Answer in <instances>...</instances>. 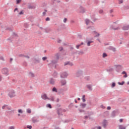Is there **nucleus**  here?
Returning <instances> with one entry per match:
<instances>
[{
	"label": "nucleus",
	"instance_id": "nucleus-36",
	"mask_svg": "<svg viewBox=\"0 0 129 129\" xmlns=\"http://www.w3.org/2000/svg\"><path fill=\"white\" fill-rule=\"evenodd\" d=\"M93 43V41H89L87 42V46H90V44Z\"/></svg>",
	"mask_w": 129,
	"mask_h": 129
},
{
	"label": "nucleus",
	"instance_id": "nucleus-33",
	"mask_svg": "<svg viewBox=\"0 0 129 129\" xmlns=\"http://www.w3.org/2000/svg\"><path fill=\"white\" fill-rule=\"evenodd\" d=\"M124 83H125V82L124 81H122L121 83H120V82H118V84L119 85H123V84H124Z\"/></svg>",
	"mask_w": 129,
	"mask_h": 129
},
{
	"label": "nucleus",
	"instance_id": "nucleus-52",
	"mask_svg": "<svg viewBox=\"0 0 129 129\" xmlns=\"http://www.w3.org/2000/svg\"><path fill=\"white\" fill-rule=\"evenodd\" d=\"M23 65H24V66H28V63H27V62H26V61H24L23 62Z\"/></svg>",
	"mask_w": 129,
	"mask_h": 129
},
{
	"label": "nucleus",
	"instance_id": "nucleus-58",
	"mask_svg": "<svg viewBox=\"0 0 129 129\" xmlns=\"http://www.w3.org/2000/svg\"><path fill=\"white\" fill-rule=\"evenodd\" d=\"M18 112L19 113H22L23 112V110H22V109H19L18 110Z\"/></svg>",
	"mask_w": 129,
	"mask_h": 129
},
{
	"label": "nucleus",
	"instance_id": "nucleus-30",
	"mask_svg": "<svg viewBox=\"0 0 129 129\" xmlns=\"http://www.w3.org/2000/svg\"><path fill=\"white\" fill-rule=\"evenodd\" d=\"M61 85H65V84H66V80H62L61 82Z\"/></svg>",
	"mask_w": 129,
	"mask_h": 129
},
{
	"label": "nucleus",
	"instance_id": "nucleus-25",
	"mask_svg": "<svg viewBox=\"0 0 129 129\" xmlns=\"http://www.w3.org/2000/svg\"><path fill=\"white\" fill-rule=\"evenodd\" d=\"M48 100H51V101H55V99H54V97L52 96L50 98H48L47 99Z\"/></svg>",
	"mask_w": 129,
	"mask_h": 129
},
{
	"label": "nucleus",
	"instance_id": "nucleus-54",
	"mask_svg": "<svg viewBox=\"0 0 129 129\" xmlns=\"http://www.w3.org/2000/svg\"><path fill=\"white\" fill-rule=\"evenodd\" d=\"M19 57H24L25 55L23 54H20L18 55Z\"/></svg>",
	"mask_w": 129,
	"mask_h": 129
},
{
	"label": "nucleus",
	"instance_id": "nucleus-51",
	"mask_svg": "<svg viewBox=\"0 0 129 129\" xmlns=\"http://www.w3.org/2000/svg\"><path fill=\"white\" fill-rule=\"evenodd\" d=\"M0 60H2V61H5V58H4V56H0Z\"/></svg>",
	"mask_w": 129,
	"mask_h": 129
},
{
	"label": "nucleus",
	"instance_id": "nucleus-62",
	"mask_svg": "<svg viewBox=\"0 0 129 129\" xmlns=\"http://www.w3.org/2000/svg\"><path fill=\"white\" fill-rule=\"evenodd\" d=\"M66 22H67V18H64V19H63V22H64V23H66Z\"/></svg>",
	"mask_w": 129,
	"mask_h": 129
},
{
	"label": "nucleus",
	"instance_id": "nucleus-55",
	"mask_svg": "<svg viewBox=\"0 0 129 129\" xmlns=\"http://www.w3.org/2000/svg\"><path fill=\"white\" fill-rule=\"evenodd\" d=\"M24 27H25V28H28V27H29V24H28L27 23H25L24 24Z\"/></svg>",
	"mask_w": 129,
	"mask_h": 129
},
{
	"label": "nucleus",
	"instance_id": "nucleus-18",
	"mask_svg": "<svg viewBox=\"0 0 129 129\" xmlns=\"http://www.w3.org/2000/svg\"><path fill=\"white\" fill-rule=\"evenodd\" d=\"M44 31L45 33H49V32H51L52 29L51 28H45Z\"/></svg>",
	"mask_w": 129,
	"mask_h": 129
},
{
	"label": "nucleus",
	"instance_id": "nucleus-37",
	"mask_svg": "<svg viewBox=\"0 0 129 129\" xmlns=\"http://www.w3.org/2000/svg\"><path fill=\"white\" fill-rule=\"evenodd\" d=\"M29 75H30V76L31 77H35V74H34L33 73L30 72L29 73Z\"/></svg>",
	"mask_w": 129,
	"mask_h": 129
},
{
	"label": "nucleus",
	"instance_id": "nucleus-14",
	"mask_svg": "<svg viewBox=\"0 0 129 129\" xmlns=\"http://www.w3.org/2000/svg\"><path fill=\"white\" fill-rule=\"evenodd\" d=\"M122 30H123V31H126V30H128L129 29V25L123 26L122 27Z\"/></svg>",
	"mask_w": 129,
	"mask_h": 129
},
{
	"label": "nucleus",
	"instance_id": "nucleus-44",
	"mask_svg": "<svg viewBox=\"0 0 129 129\" xmlns=\"http://www.w3.org/2000/svg\"><path fill=\"white\" fill-rule=\"evenodd\" d=\"M21 2H22V0H16L17 5H19V4H20V3H21Z\"/></svg>",
	"mask_w": 129,
	"mask_h": 129
},
{
	"label": "nucleus",
	"instance_id": "nucleus-11",
	"mask_svg": "<svg viewBox=\"0 0 129 129\" xmlns=\"http://www.w3.org/2000/svg\"><path fill=\"white\" fill-rule=\"evenodd\" d=\"M41 98L44 99V100H46V99H48V96H47V94H44L43 95H41Z\"/></svg>",
	"mask_w": 129,
	"mask_h": 129
},
{
	"label": "nucleus",
	"instance_id": "nucleus-50",
	"mask_svg": "<svg viewBox=\"0 0 129 129\" xmlns=\"http://www.w3.org/2000/svg\"><path fill=\"white\" fill-rule=\"evenodd\" d=\"M19 15H24V10L21 11L19 13Z\"/></svg>",
	"mask_w": 129,
	"mask_h": 129
},
{
	"label": "nucleus",
	"instance_id": "nucleus-64",
	"mask_svg": "<svg viewBox=\"0 0 129 129\" xmlns=\"http://www.w3.org/2000/svg\"><path fill=\"white\" fill-rule=\"evenodd\" d=\"M88 117H89V116H85L84 119H87V118H88Z\"/></svg>",
	"mask_w": 129,
	"mask_h": 129
},
{
	"label": "nucleus",
	"instance_id": "nucleus-59",
	"mask_svg": "<svg viewBox=\"0 0 129 129\" xmlns=\"http://www.w3.org/2000/svg\"><path fill=\"white\" fill-rule=\"evenodd\" d=\"M13 58H10V63L11 64H12V62H13Z\"/></svg>",
	"mask_w": 129,
	"mask_h": 129
},
{
	"label": "nucleus",
	"instance_id": "nucleus-56",
	"mask_svg": "<svg viewBox=\"0 0 129 129\" xmlns=\"http://www.w3.org/2000/svg\"><path fill=\"white\" fill-rule=\"evenodd\" d=\"M27 128L29 129H32V125H27Z\"/></svg>",
	"mask_w": 129,
	"mask_h": 129
},
{
	"label": "nucleus",
	"instance_id": "nucleus-46",
	"mask_svg": "<svg viewBox=\"0 0 129 129\" xmlns=\"http://www.w3.org/2000/svg\"><path fill=\"white\" fill-rule=\"evenodd\" d=\"M43 61H46L47 60V56H44L42 57Z\"/></svg>",
	"mask_w": 129,
	"mask_h": 129
},
{
	"label": "nucleus",
	"instance_id": "nucleus-45",
	"mask_svg": "<svg viewBox=\"0 0 129 129\" xmlns=\"http://www.w3.org/2000/svg\"><path fill=\"white\" fill-rule=\"evenodd\" d=\"M69 66L72 67L73 66V63L71 62V61H69Z\"/></svg>",
	"mask_w": 129,
	"mask_h": 129
},
{
	"label": "nucleus",
	"instance_id": "nucleus-15",
	"mask_svg": "<svg viewBox=\"0 0 129 129\" xmlns=\"http://www.w3.org/2000/svg\"><path fill=\"white\" fill-rule=\"evenodd\" d=\"M32 122H33V123H35V122H38V121H39V120H38L37 119V118H36L35 117H33L32 118Z\"/></svg>",
	"mask_w": 129,
	"mask_h": 129
},
{
	"label": "nucleus",
	"instance_id": "nucleus-27",
	"mask_svg": "<svg viewBox=\"0 0 129 129\" xmlns=\"http://www.w3.org/2000/svg\"><path fill=\"white\" fill-rule=\"evenodd\" d=\"M57 75H58V73H57V72L54 71L53 73V77H54V78L57 77Z\"/></svg>",
	"mask_w": 129,
	"mask_h": 129
},
{
	"label": "nucleus",
	"instance_id": "nucleus-61",
	"mask_svg": "<svg viewBox=\"0 0 129 129\" xmlns=\"http://www.w3.org/2000/svg\"><path fill=\"white\" fill-rule=\"evenodd\" d=\"M9 129H15V127H14V126H10Z\"/></svg>",
	"mask_w": 129,
	"mask_h": 129
},
{
	"label": "nucleus",
	"instance_id": "nucleus-17",
	"mask_svg": "<svg viewBox=\"0 0 129 129\" xmlns=\"http://www.w3.org/2000/svg\"><path fill=\"white\" fill-rule=\"evenodd\" d=\"M80 106H81L82 108H85V107H86V104L82 103L80 104Z\"/></svg>",
	"mask_w": 129,
	"mask_h": 129
},
{
	"label": "nucleus",
	"instance_id": "nucleus-10",
	"mask_svg": "<svg viewBox=\"0 0 129 129\" xmlns=\"http://www.w3.org/2000/svg\"><path fill=\"white\" fill-rule=\"evenodd\" d=\"M86 87L88 89V90L90 91H92V85H90V84L86 85Z\"/></svg>",
	"mask_w": 129,
	"mask_h": 129
},
{
	"label": "nucleus",
	"instance_id": "nucleus-26",
	"mask_svg": "<svg viewBox=\"0 0 129 129\" xmlns=\"http://www.w3.org/2000/svg\"><path fill=\"white\" fill-rule=\"evenodd\" d=\"M52 92H58V91L57 90V88H56V87H55L52 88Z\"/></svg>",
	"mask_w": 129,
	"mask_h": 129
},
{
	"label": "nucleus",
	"instance_id": "nucleus-5",
	"mask_svg": "<svg viewBox=\"0 0 129 129\" xmlns=\"http://www.w3.org/2000/svg\"><path fill=\"white\" fill-rule=\"evenodd\" d=\"M15 93H16V92H15V91H11L10 92V93L8 94V95L9 96H10V97H11V98H12L16 96V95H15Z\"/></svg>",
	"mask_w": 129,
	"mask_h": 129
},
{
	"label": "nucleus",
	"instance_id": "nucleus-7",
	"mask_svg": "<svg viewBox=\"0 0 129 129\" xmlns=\"http://www.w3.org/2000/svg\"><path fill=\"white\" fill-rule=\"evenodd\" d=\"M62 112H63V109L61 108H59L57 109V113L58 115H59V116H60V115H63V114H62Z\"/></svg>",
	"mask_w": 129,
	"mask_h": 129
},
{
	"label": "nucleus",
	"instance_id": "nucleus-20",
	"mask_svg": "<svg viewBox=\"0 0 129 129\" xmlns=\"http://www.w3.org/2000/svg\"><path fill=\"white\" fill-rule=\"evenodd\" d=\"M59 57H60V53H57L55 54L56 60H57V61L58 60H59Z\"/></svg>",
	"mask_w": 129,
	"mask_h": 129
},
{
	"label": "nucleus",
	"instance_id": "nucleus-49",
	"mask_svg": "<svg viewBox=\"0 0 129 129\" xmlns=\"http://www.w3.org/2000/svg\"><path fill=\"white\" fill-rule=\"evenodd\" d=\"M118 4L120 5V4H122V3H123V0H118Z\"/></svg>",
	"mask_w": 129,
	"mask_h": 129
},
{
	"label": "nucleus",
	"instance_id": "nucleus-6",
	"mask_svg": "<svg viewBox=\"0 0 129 129\" xmlns=\"http://www.w3.org/2000/svg\"><path fill=\"white\" fill-rule=\"evenodd\" d=\"M67 76H68V74L66 72L62 73L60 75L61 78H66Z\"/></svg>",
	"mask_w": 129,
	"mask_h": 129
},
{
	"label": "nucleus",
	"instance_id": "nucleus-28",
	"mask_svg": "<svg viewBox=\"0 0 129 129\" xmlns=\"http://www.w3.org/2000/svg\"><path fill=\"white\" fill-rule=\"evenodd\" d=\"M51 63H52V64H57V63H58V60H57V59L53 60H52Z\"/></svg>",
	"mask_w": 129,
	"mask_h": 129
},
{
	"label": "nucleus",
	"instance_id": "nucleus-53",
	"mask_svg": "<svg viewBox=\"0 0 129 129\" xmlns=\"http://www.w3.org/2000/svg\"><path fill=\"white\" fill-rule=\"evenodd\" d=\"M129 7L128 6H124V10H128Z\"/></svg>",
	"mask_w": 129,
	"mask_h": 129
},
{
	"label": "nucleus",
	"instance_id": "nucleus-38",
	"mask_svg": "<svg viewBox=\"0 0 129 129\" xmlns=\"http://www.w3.org/2000/svg\"><path fill=\"white\" fill-rule=\"evenodd\" d=\"M85 22H86V25H88L90 23V21L88 19H86Z\"/></svg>",
	"mask_w": 129,
	"mask_h": 129
},
{
	"label": "nucleus",
	"instance_id": "nucleus-4",
	"mask_svg": "<svg viewBox=\"0 0 129 129\" xmlns=\"http://www.w3.org/2000/svg\"><path fill=\"white\" fill-rule=\"evenodd\" d=\"M79 10L80 14H84L85 13V9L82 6L79 7Z\"/></svg>",
	"mask_w": 129,
	"mask_h": 129
},
{
	"label": "nucleus",
	"instance_id": "nucleus-21",
	"mask_svg": "<svg viewBox=\"0 0 129 129\" xmlns=\"http://www.w3.org/2000/svg\"><path fill=\"white\" fill-rule=\"evenodd\" d=\"M121 74H124V75L123 76L124 78H126V77H127V74H126V72L125 71H123L121 73Z\"/></svg>",
	"mask_w": 129,
	"mask_h": 129
},
{
	"label": "nucleus",
	"instance_id": "nucleus-60",
	"mask_svg": "<svg viewBox=\"0 0 129 129\" xmlns=\"http://www.w3.org/2000/svg\"><path fill=\"white\" fill-rule=\"evenodd\" d=\"M45 21H46L47 22H48V21H50V18L47 17V18L45 19Z\"/></svg>",
	"mask_w": 129,
	"mask_h": 129
},
{
	"label": "nucleus",
	"instance_id": "nucleus-40",
	"mask_svg": "<svg viewBox=\"0 0 129 129\" xmlns=\"http://www.w3.org/2000/svg\"><path fill=\"white\" fill-rule=\"evenodd\" d=\"M69 108H72L73 107V104L72 103H71V104L69 105Z\"/></svg>",
	"mask_w": 129,
	"mask_h": 129
},
{
	"label": "nucleus",
	"instance_id": "nucleus-3",
	"mask_svg": "<svg viewBox=\"0 0 129 129\" xmlns=\"http://www.w3.org/2000/svg\"><path fill=\"white\" fill-rule=\"evenodd\" d=\"M32 60L34 61V64H37L41 62V59L39 57H34Z\"/></svg>",
	"mask_w": 129,
	"mask_h": 129
},
{
	"label": "nucleus",
	"instance_id": "nucleus-48",
	"mask_svg": "<svg viewBox=\"0 0 129 129\" xmlns=\"http://www.w3.org/2000/svg\"><path fill=\"white\" fill-rule=\"evenodd\" d=\"M69 61H66L64 63V66H67V65H69Z\"/></svg>",
	"mask_w": 129,
	"mask_h": 129
},
{
	"label": "nucleus",
	"instance_id": "nucleus-22",
	"mask_svg": "<svg viewBox=\"0 0 129 129\" xmlns=\"http://www.w3.org/2000/svg\"><path fill=\"white\" fill-rule=\"evenodd\" d=\"M93 32L94 33V34H96V36H95V37H99L100 36V34L97 33L96 32V31H93Z\"/></svg>",
	"mask_w": 129,
	"mask_h": 129
},
{
	"label": "nucleus",
	"instance_id": "nucleus-13",
	"mask_svg": "<svg viewBox=\"0 0 129 129\" xmlns=\"http://www.w3.org/2000/svg\"><path fill=\"white\" fill-rule=\"evenodd\" d=\"M49 83L50 84H52V85H54L55 84V79L53 78H50L49 80Z\"/></svg>",
	"mask_w": 129,
	"mask_h": 129
},
{
	"label": "nucleus",
	"instance_id": "nucleus-8",
	"mask_svg": "<svg viewBox=\"0 0 129 129\" xmlns=\"http://www.w3.org/2000/svg\"><path fill=\"white\" fill-rule=\"evenodd\" d=\"M118 112V110H115L113 111L111 114V117H114L115 116V114Z\"/></svg>",
	"mask_w": 129,
	"mask_h": 129
},
{
	"label": "nucleus",
	"instance_id": "nucleus-43",
	"mask_svg": "<svg viewBox=\"0 0 129 129\" xmlns=\"http://www.w3.org/2000/svg\"><path fill=\"white\" fill-rule=\"evenodd\" d=\"M27 113H31V112H32V111H31V109H27Z\"/></svg>",
	"mask_w": 129,
	"mask_h": 129
},
{
	"label": "nucleus",
	"instance_id": "nucleus-39",
	"mask_svg": "<svg viewBox=\"0 0 129 129\" xmlns=\"http://www.w3.org/2000/svg\"><path fill=\"white\" fill-rule=\"evenodd\" d=\"M111 87L112 88H113V87H115V83L114 82L112 83Z\"/></svg>",
	"mask_w": 129,
	"mask_h": 129
},
{
	"label": "nucleus",
	"instance_id": "nucleus-12",
	"mask_svg": "<svg viewBox=\"0 0 129 129\" xmlns=\"http://www.w3.org/2000/svg\"><path fill=\"white\" fill-rule=\"evenodd\" d=\"M108 50H110L111 51H113V52H115V51H116V49H115V47H113L112 46H110L108 48Z\"/></svg>",
	"mask_w": 129,
	"mask_h": 129
},
{
	"label": "nucleus",
	"instance_id": "nucleus-29",
	"mask_svg": "<svg viewBox=\"0 0 129 129\" xmlns=\"http://www.w3.org/2000/svg\"><path fill=\"white\" fill-rule=\"evenodd\" d=\"M83 102H85L86 101V100L85 99V95H83L82 98Z\"/></svg>",
	"mask_w": 129,
	"mask_h": 129
},
{
	"label": "nucleus",
	"instance_id": "nucleus-41",
	"mask_svg": "<svg viewBox=\"0 0 129 129\" xmlns=\"http://www.w3.org/2000/svg\"><path fill=\"white\" fill-rule=\"evenodd\" d=\"M78 51L77 50H75V51H72V55H74V54H77Z\"/></svg>",
	"mask_w": 129,
	"mask_h": 129
},
{
	"label": "nucleus",
	"instance_id": "nucleus-35",
	"mask_svg": "<svg viewBox=\"0 0 129 129\" xmlns=\"http://www.w3.org/2000/svg\"><path fill=\"white\" fill-rule=\"evenodd\" d=\"M107 72H112L113 71V69L110 68L108 70H107Z\"/></svg>",
	"mask_w": 129,
	"mask_h": 129
},
{
	"label": "nucleus",
	"instance_id": "nucleus-32",
	"mask_svg": "<svg viewBox=\"0 0 129 129\" xmlns=\"http://www.w3.org/2000/svg\"><path fill=\"white\" fill-rule=\"evenodd\" d=\"M103 58H105V57H107V54H106V53L104 52L103 53V55H102Z\"/></svg>",
	"mask_w": 129,
	"mask_h": 129
},
{
	"label": "nucleus",
	"instance_id": "nucleus-63",
	"mask_svg": "<svg viewBox=\"0 0 129 129\" xmlns=\"http://www.w3.org/2000/svg\"><path fill=\"white\" fill-rule=\"evenodd\" d=\"M80 46H81V45H80V44L77 45L76 46L77 49H79V47H80Z\"/></svg>",
	"mask_w": 129,
	"mask_h": 129
},
{
	"label": "nucleus",
	"instance_id": "nucleus-16",
	"mask_svg": "<svg viewBox=\"0 0 129 129\" xmlns=\"http://www.w3.org/2000/svg\"><path fill=\"white\" fill-rule=\"evenodd\" d=\"M119 129H126V126H124L123 124L119 125L118 126Z\"/></svg>",
	"mask_w": 129,
	"mask_h": 129
},
{
	"label": "nucleus",
	"instance_id": "nucleus-31",
	"mask_svg": "<svg viewBox=\"0 0 129 129\" xmlns=\"http://www.w3.org/2000/svg\"><path fill=\"white\" fill-rule=\"evenodd\" d=\"M46 107H48V108H52V105L51 104H46Z\"/></svg>",
	"mask_w": 129,
	"mask_h": 129
},
{
	"label": "nucleus",
	"instance_id": "nucleus-47",
	"mask_svg": "<svg viewBox=\"0 0 129 129\" xmlns=\"http://www.w3.org/2000/svg\"><path fill=\"white\" fill-rule=\"evenodd\" d=\"M79 111L80 112H85V110H83V109H79Z\"/></svg>",
	"mask_w": 129,
	"mask_h": 129
},
{
	"label": "nucleus",
	"instance_id": "nucleus-42",
	"mask_svg": "<svg viewBox=\"0 0 129 129\" xmlns=\"http://www.w3.org/2000/svg\"><path fill=\"white\" fill-rule=\"evenodd\" d=\"M85 79L86 80H87V81H89V80H90V78L89 77H85Z\"/></svg>",
	"mask_w": 129,
	"mask_h": 129
},
{
	"label": "nucleus",
	"instance_id": "nucleus-24",
	"mask_svg": "<svg viewBox=\"0 0 129 129\" xmlns=\"http://www.w3.org/2000/svg\"><path fill=\"white\" fill-rule=\"evenodd\" d=\"M28 9H29V10H32L35 9V7H34V6L28 5Z\"/></svg>",
	"mask_w": 129,
	"mask_h": 129
},
{
	"label": "nucleus",
	"instance_id": "nucleus-57",
	"mask_svg": "<svg viewBox=\"0 0 129 129\" xmlns=\"http://www.w3.org/2000/svg\"><path fill=\"white\" fill-rule=\"evenodd\" d=\"M99 14H103V10H100L99 11Z\"/></svg>",
	"mask_w": 129,
	"mask_h": 129
},
{
	"label": "nucleus",
	"instance_id": "nucleus-2",
	"mask_svg": "<svg viewBox=\"0 0 129 129\" xmlns=\"http://www.w3.org/2000/svg\"><path fill=\"white\" fill-rule=\"evenodd\" d=\"M83 75V72L82 70H78L76 73V77H80Z\"/></svg>",
	"mask_w": 129,
	"mask_h": 129
},
{
	"label": "nucleus",
	"instance_id": "nucleus-9",
	"mask_svg": "<svg viewBox=\"0 0 129 129\" xmlns=\"http://www.w3.org/2000/svg\"><path fill=\"white\" fill-rule=\"evenodd\" d=\"M110 28L112 29V30H114V31H115L116 30L120 29V28H119V26H117V27L115 28V25H111Z\"/></svg>",
	"mask_w": 129,
	"mask_h": 129
},
{
	"label": "nucleus",
	"instance_id": "nucleus-23",
	"mask_svg": "<svg viewBox=\"0 0 129 129\" xmlns=\"http://www.w3.org/2000/svg\"><path fill=\"white\" fill-rule=\"evenodd\" d=\"M115 67L117 69H118V70H121V66H120V65H115Z\"/></svg>",
	"mask_w": 129,
	"mask_h": 129
},
{
	"label": "nucleus",
	"instance_id": "nucleus-1",
	"mask_svg": "<svg viewBox=\"0 0 129 129\" xmlns=\"http://www.w3.org/2000/svg\"><path fill=\"white\" fill-rule=\"evenodd\" d=\"M2 72L3 74H5L6 76H8L9 75V69L7 68H4L2 69Z\"/></svg>",
	"mask_w": 129,
	"mask_h": 129
},
{
	"label": "nucleus",
	"instance_id": "nucleus-34",
	"mask_svg": "<svg viewBox=\"0 0 129 129\" xmlns=\"http://www.w3.org/2000/svg\"><path fill=\"white\" fill-rule=\"evenodd\" d=\"M83 54H84V52H83V51H79L78 54L79 55H83Z\"/></svg>",
	"mask_w": 129,
	"mask_h": 129
},
{
	"label": "nucleus",
	"instance_id": "nucleus-19",
	"mask_svg": "<svg viewBox=\"0 0 129 129\" xmlns=\"http://www.w3.org/2000/svg\"><path fill=\"white\" fill-rule=\"evenodd\" d=\"M106 123H107V120H104L103 122V127H106Z\"/></svg>",
	"mask_w": 129,
	"mask_h": 129
}]
</instances>
